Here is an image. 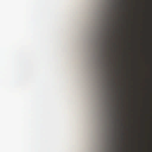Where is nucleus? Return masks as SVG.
<instances>
[{"label":"nucleus","mask_w":152,"mask_h":152,"mask_svg":"<svg viewBox=\"0 0 152 152\" xmlns=\"http://www.w3.org/2000/svg\"><path fill=\"white\" fill-rule=\"evenodd\" d=\"M110 64H112V62H111L110 61Z\"/></svg>","instance_id":"obj_4"},{"label":"nucleus","mask_w":152,"mask_h":152,"mask_svg":"<svg viewBox=\"0 0 152 152\" xmlns=\"http://www.w3.org/2000/svg\"><path fill=\"white\" fill-rule=\"evenodd\" d=\"M111 84L112 86H114V88L115 87V80L113 78L112 79Z\"/></svg>","instance_id":"obj_1"},{"label":"nucleus","mask_w":152,"mask_h":152,"mask_svg":"<svg viewBox=\"0 0 152 152\" xmlns=\"http://www.w3.org/2000/svg\"><path fill=\"white\" fill-rule=\"evenodd\" d=\"M116 99V95H115H115L114 97V98H113V101H114Z\"/></svg>","instance_id":"obj_2"},{"label":"nucleus","mask_w":152,"mask_h":152,"mask_svg":"<svg viewBox=\"0 0 152 152\" xmlns=\"http://www.w3.org/2000/svg\"><path fill=\"white\" fill-rule=\"evenodd\" d=\"M110 48V49L111 50H113V49H112V48Z\"/></svg>","instance_id":"obj_3"},{"label":"nucleus","mask_w":152,"mask_h":152,"mask_svg":"<svg viewBox=\"0 0 152 152\" xmlns=\"http://www.w3.org/2000/svg\"><path fill=\"white\" fill-rule=\"evenodd\" d=\"M113 92H114V89H113Z\"/></svg>","instance_id":"obj_5"}]
</instances>
